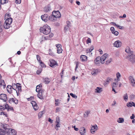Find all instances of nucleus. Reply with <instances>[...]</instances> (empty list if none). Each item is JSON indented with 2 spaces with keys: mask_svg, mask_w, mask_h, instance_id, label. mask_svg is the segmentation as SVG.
<instances>
[{
  "mask_svg": "<svg viewBox=\"0 0 135 135\" xmlns=\"http://www.w3.org/2000/svg\"><path fill=\"white\" fill-rule=\"evenodd\" d=\"M1 126L6 130V135H16V132L14 129L10 128L9 126L6 124H1Z\"/></svg>",
  "mask_w": 135,
  "mask_h": 135,
  "instance_id": "nucleus-1",
  "label": "nucleus"
},
{
  "mask_svg": "<svg viewBox=\"0 0 135 135\" xmlns=\"http://www.w3.org/2000/svg\"><path fill=\"white\" fill-rule=\"evenodd\" d=\"M40 31L42 33L44 34L48 35L49 33L51 31V28L50 27L47 25H45L43 27H41L40 29Z\"/></svg>",
  "mask_w": 135,
  "mask_h": 135,
  "instance_id": "nucleus-2",
  "label": "nucleus"
},
{
  "mask_svg": "<svg viewBox=\"0 0 135 135\" xmlns=\"http://www.w3.org/2000/svg\"><path fill=\"white\" fill-rule=\"evenodd\" d=\"M20 84L19 83H17V84H14L13 85V89L16 91V93L17 95H18L19 94H18L17 91L16 89H17L18 91V92L19 91H21V86L20 85Z\"/></svg>",
  "mask_w": 135,
  "mask_h": 135,
  "instance_id": "nucleus-3",
  "label": "nucleus"
},
{
  "mask_svg": "<svg viewBox=\"0 0 135 135\" xmlns=\"http://www.w3.org/2000/svg\"><path fill=\"white\" fill-rule=\"evenodd\" d=\"M127 58L132 64L135 62V55L132 54L131 55H128L127 57Z\"/></svg>",
  "mask_w": 135,
  "mask_h": 135,
  "instance_id": "nucleus-4",
  "label": "nucleus"
},
{
  "mask_svg": "<svg viewBox=\"0 0 135 135\" xmlns=\"http://www.w3.org/2000/svg\"><path fill=\"white\" fill-rule=\"evenodd\" d=\"M53 36V34L52 33H49V36H47L45 37L42 36L41 38V41H40V43L45 40H49Z\"/></svg>",
  "mask_w": 135,
  "mask_h": 135,
  "instance_id": "nucleus-5",
  "label": "nucleus"
},
{
  "mask_svg": "<svg viewBox=\"0 0 135 135\" xmlns=\"http://www.w3.org/2000/svg\"><path fill=\"white\" fill-rule=\"evenodd\" d=\"M50 66L51 67H54L56 65H58V64L56 62L52 59L50 60Z\"/></svg>",
  "mask_w": 135,
  "mask_h": 135,
  "instance_id": "nucleus-6",
  "label": "nucleus"
},
{
  "mask_svg": "<svg viewBox=\"0 0 135 135\" xmlns=\"http://www.w3.org/2000/svg\"><path fill=\"white\" fill-rule=\"evenodd\" d=\"M108 55L107 54H105L102 56L100 58V61L102 64L104 63V61L108 56Z\"/></svg>",
  "mask_w": 135,
  "mask_h": 135,
  "instance_id": "nucleus-7",
  "label": "nucleus"
},
{
  "mask_svg": "<svg viewBox=\"0 0 135 135\" xmlns=\"http://www.w3.org/2000/svg\"><path fill=\"white\" fill-rule=\"evenodd\" d=\"M41 18L45 22H47L49 20V16L47 14H44L41 16Z\"/></svg>",
  "mask_w": 135,
  "mask_h": 135,
  "instance_id": "nucleus-8",
  "label": "nucleus"
},
{
  "mask_svg": "<svg viewBox=\"0 0 135 135\" xmlns=\"http://www.w3.org/2000/svg\"><path fill=\"white\" fill-rule=\"evenodd\" d=\"M98 129V127L97 125L91 126V128L90 129L91 133L92 134L94 133Z\"/></svg>",
  "mask_w": 135,
  "mask_h": 135,
  "instance_id": "nucleus-9",
  "label": "nucleus"
},
{
  "mask_svg": "<svg viewBox=\"0 0 135 135\" xmlns=\"http://www.w3.org/2000/svg\"><path fill=\"white\" fill-rule=\"evenodd\" d=\"M0 99L2 100L3 101L6 102L7 100V97L6 94H1L0 95Z\"/></svg>",
  "mask_w": 135,
  "mask_h": 135,
  "instance_id": "nucleus-10",
  "label": "nucleus"
},
{
  "mask_svg": "<svg viewBox=\"0 0 135 135\" xmlns=\"http://www.w3.org/2000/svg\"><path fill=\"white\" fill-rule=\"evenodd\" d=\"M32 106L35 110H37L38 109V107L35 101H32L31 102Z\"/></svg>",
  "mask_w": 135,
  "mask_h": 135,
  "instance_id": "nucleus-11",
  "label": "nucleus"
},
{
  "mask_svg": "<svg viewBox=\"0 0 135 135\" xmlns=\"http://www.w3.org/2000/svg\"><path fill=\"white\" fill-rule=\"evenodd\" d=\"M42 85L41 84L37 85L36 87V91L37 92L42 93V90H41Z\"/></svg>",
  "mask_w": 135,
  "mask_h": 135,
  "instance_id": "nucleus-12",
  "label": "nucleus"
},
{
  "mask_svg": "<svg viewBox=\"0 0 135 135\" xmlns=\"http://www.w3.org/2000/svg\"><path fill=\"white\" fill-rule=\"evenodd\" d=\"M51 10V7L49 5L45 6L44 8V11L45 12H50Z\"/></svg>",
  "mask_w": 135,
  "mask_h": 135,
  "instance_id": "nucleus-13",
  "label": "nucleus"
},
{
  "mask_svg": "<svg viewBox=\"0 0 135 135\" xmlns=\"http://www.w3.org/2000/svg\"><path fill=\"white\" fill-rule=\"evenodd\" d=\"M100 71V70L99 69H94L91 72V74L93 75H96Z\"/></svg>",
  "mask_w": 135,
  "mask_h": 135,
  "instance_id": "nucleus-14",
  "label": "nucleus"
},
{
  "mask_svg": "<svg viewBox=\"0 0 135 135\" xmlns=\"http://www.w3.org/2000/svg\"><path fill=\"white\" fill-rule=\"evenodd\" d=\"M13 84L12 85V86L10 85H8L7 86V91L9 93H12V89H13Z\"/></svg>",
  "mask_w": 135,
  "mask_h": 135,
  "instance_id": "nucleus-15",
  "label": "nucleus"
},
{
  "mask_svg": "<svg viewBox=\"0 0 135 135\" xmlns=\"http://www.w3.org/2000/svg\"><path fill=\"white\" fill-rule=\"evenodd\" d=\"M54 12H52V15L49 16V20H50L51 21H54L56 20V18L55 16H54Z\"/></svg>",
  "mask_w": 135,
  "mask_h": 135,
  "instance_id": "nucleus-16",
  "label": "nucleus"
},
{
  "mask_svg": "<svg viewBox=\"0 0 135 135\" xmlns=\"http://www.w3.org/2000/svg\"><path fill=\"white\" fill-rule=\"evenodd\" d=\"M110 30L112 31V33L114 34L115 35L117 36L118 35L119 32L117 31H115L113 27H111L110 28Z\"/></svg>",
  "mask_w": 135,
  "mask_h": 135,
  "instance_id": "nucleus-17",
  "label": "nucleus"
},
{
  "mask_svg": "<svg viewBox=\"0 0 135 135\" xmlns=\"http://www.w3.org/2000/svg\"><path fill=\"white\" fill-rule=\"evenodd\" d=\"M56 122L57 123V124L55 127V128L57 130H58V127H59V117H57Z\"/></svg>",
  "mask_w": 135,
  "mask_h": 135,
  "instance_id": "nucleus-18",
  "label": "nucleus"
},
{
  "mask_svg": "<svg viewBox=\"0 0 135 135\" xmlns=\"http://www.w3.org/2000/svg\"><path fill=\"white\" fill-rule=\"evenodd\" d=\"M121 45V42L119 40L115 41L114 44V46L116 47H119Z\"/></svg>",
  "mask_w": 135,
  "mask_h": 135,
  "instance_id": "nucleus-19",
  "label": "nucleus"
},
{
  "mask_svg": "<svg viewBox=\"0 0 135 135\" xmlns=\"http://www.w3.org/2000/svg\"><path fill=\"white\" fill-rule=\"evenodd\" d=\"M125 51L128 54H133V52L130 49L129 47L127 46L126 49H125Z\"/></svg>",
  "mask_w": 135,
  "mask_h": 135,
  "instance_id": "nucleus-20",
  "label": "nucleus"
},
{
  "mask_svg": "<svg viewBox=\"0 0 135 135\" xmlns=\"http://www.w3.org/2000/svg\"><path fill=\"white\" fill-rule=\"evenodd\" d=\"M80 59L83 61H84L86 60L87 57L85 55H82L80 56Z\"/></svg>",
  "mask_w": 135,
  "mask_h": 135,
  "instance_id": "nucleus-21",
  "label": "nucleus"
},
{
  "mask_svg": "<svg viewBox=\"0 0 135 135\" xmlns=\"http://www.w3.org/2000/svg\"><path fill=\"white\" fill-rule=\"evenodd\" d=\"M6 130L0 128V135H6Z\"/></svg>",
  "mask_w": 135,
  "mask_h": 135,
  "instance_id": "nucleus-22",
  "label": "nucleus"
},
{
  "mask_svg": "<svg viewBox=\"0 0 135 135\" xmlns=\"http://www.w3.org/2000/svg\"><path fill=\"white\" fill-rule=\"evenodd\" d=\"M0 85L1 86L3 89H4L6 87V85L3 80H1V81Z\"/></svg>",
  "mask_w": 135,
  "mask_h": 135,
  "instance_id": "nucleus-23",
  "label": "nucleus"
},
{
  "mask_svg": "<svg viewBox=\"0 0 135 135\" xmlns=\"http://www.w3.org/2000/svg\"><path fill=\"white\" fill-rule=\"evenodd\" d=\"M52 12H54V16H55L56 18H59V16L58 15V13H59V11H54Z\"/></svg>",
  "mask_w": 135,
  "mask_h": 135,
  "instance_id": "nucleus-24",
  "label": "nucleus"
},
{
  "mask_svg": "<svg viewBox=\"0 0 135 135\" xmlns=\"http://www.w3.org/2000/svg\"><path fill=\"white\" fill-rule=\"evenodd\" d=\"M12 22V20L11 18H8L6 20L5 22L7 23L11 24Z\"/></svg>",
  "mask_w": 135,
  "mask_h": 135,
  "instance_id": "nucleus-25",
  "label": "nucleus"
},
{
  "mask_svg": "<svg viewBox=\"0 0 135 135\" xmlns=\"http://www.w3.org/2000/svg\"><path fill=\"white\" fill-rule=\"evenodd\" d=\"M10 25H11V24H9V23H6L4 22V28L5 29H8L10 27Z\"/></svg>",
  "mask_w": 135,
  "mask_h": 135,
  "instance_id": "nucleus-26",
  "label": "nucleus"
},
{
  "mask_svg": "<svg viewBox=\"0 0 135 135\" xmlns=\"http://www.w3.org/2000/svg\"><path fill=\"white\" fill-rule=\"evenodd\" d=\"M100 60V57H97L94 61L95 63L96 64L99 63Z\"/></svg>",
  "mask_w": 135,
  "mask_h": 135,
  "instance_id": "nucleus-27",
  "label": "nucleus"
},
{
  "mask_svg": "<svg viewBox=\"0 0 135 135\" xmlns=\"http://www.w3.org/2000/svg\"><path fill=\"white\" fill-rule=\"evenodd\" d=\"M97 93H100L103 91L102 89V88L97 87L96 89Z\"/></svg>",
  "mask_w": 135,
  "mask_h": 135,
  "instance_id": "nucleus-28",
  "label": "nucleus"
},
{
  "mask_svg": "<svg viewBox=\"0 0 135 135\" xmlns=\"http://www.w3.org/2000/svg\"><path fill=\"white\" fill-rule=\"evenodd\" d=\"M94 47L91 46L90 49L88 48L86 50V52L87 53L90 52L94 49Z\"/></svg>",
  "mask_w": 135,
  "mask_h": 135,
  "instance_id": "nucleus-29",
  "label": "nucleus"
},
{
  "mask_svg": "<svg viewBox=\"0 0 135 135\" xmlns=\"http://www.w3.org/2000/svg\"><path fill=\"white\" fill-rule=\"evenodd\" d=\"M118 84L115 82L113 83L112 84V88H115L118 86Z\"/></svg>",
  "mask_w": 135,
  "mask_h": 135,
  "instance_id": "nucleus-30",
  "label": "nucleus"
},
{
  "mask_svg": "<svg viewBox=\"0 0 135 135\" xmlns=\"http://www.w3.org/2000/svg\"><path fill=\"white\" fill-rule=\"evenodd\" d=\"M90 111H87L85 112V113L84 114V117H88V114L90 113Z\"/></svg>",
  "mask_w": 135,
  "mask_h": 135,
  "instance_id": "nucleus-31",
  "label": "nucleus"
},
{
  "mask_svg": "<svg viewBox=\"0 0 135 135\" xmlns=\"http://www.w3.org/2000/svg\"><path fill=\"white\" fill-rule=\"evenodd\" d=\"M121 75L119 72H118L116 74L117 80V81L120 80L119 77H120Z\"/></svg>",
  "mask_w": 135,
  "mask_h": 135,
  "instance_id": "nucleus-32",
  "label": "nucleus"
},
{
  "mask_svg": "<svg viewBox=\"0 0 135 135\" xmlns=\"http://www.w3.org/2000/svg\"><path fill=\"white\" fill-rule=\"evenodd\" d=\"M124 121V119L123 118H119L117 121L118 123H122Z\"/></svg>",
  "mask_w": 135,
  "mask_h": 135,
  "instance_id": "nucleus-33",
  "label": "nucleus"
},
{
  "mask_svg": "<svg viewBox=\"0 0 135 135\" xmlns=\"http://www.w3.org/2000/svg\"><path fill=\"white\" fill-rule=\"evenodd\" d=\"M111 79L110 78H108L106 80V81L104 83V85L105 86L106 85L108 84Z\"/></svg>",
  "mask_w": 135,
  "mask_h": 135,
  "instance_id": "nucleus-34",
  "label": "nucleus"
},
{
  "mask_svg": "<svg viewBox=\"0 0 135 135\" xmlns=\"http://www.w3.org/2000/svg\"><path fill=\"white\" fill-rule=\"evenodd\" d=\"M70 29V27L68 26H65L64 27V30L65 32L69 30Z\"/></svg>",
  "mask_w": 135,
  "mask_h": 135,
  "instance_id": "nucleus-35",
  "label": "nucleus"
},
{
  "mask_svg": "<svg viewBox=\"0 0 135 135\" xmlns=\"http://www.w3.org/2000/svg\"><path fill=\"white\" fill-rule=\"evenodd\" d=\"M123 98L125 101H127L128 100V95L127 93L124 94L123 96Z\"/></svg>",
  "mask_w": 135,
  "mask_h": 135,
  "instance_id": "nucleus-36",
  "label": "nucleus"
},
{
  "mask_svg": "<svg viewBox=\"0 0 135 135\" xmlns=\"http://www.w3.org/2000/svg\"><path fill=\"white\" fill-rule=\"evenodd\" d=\"M44 80V82L45 84H48L50 82L49 79L47 78H45Z\"/></svg>",
  "mask_w": 135,
  "mask_h": 135,
  "instance_id": "nucleus-37",
  "label": "nucleus"
},
{
  "mask_svg": "<svg viewBox=\"0 0 135 135\" xmlns=\"http://www.w3.org/2000/svg\"><path fill=\"white\" fill-rule=\"evenodd\" d=\"M41 94H40V93H38L37 95V97L39 98H40V99H43V97H42V93H41Z\"/></svg>",
  "mask_w": 135,
  "mask_h": 135,
  "instance_id": "nucleus-38",
  "label": "nucleus"
},
{
  "mask_svg": "<svg viewBox=\"0 0 135 135\" xmlns=\"http://www.w3.org/2000/svg\"><path fill=\"white\" fill-rule=\"evenodd\" d=\"M43 114V111H41V112H40L38 114V118H41L42 117V116Z\"/></svg>",
  "mask_w": 135,
  "mask_h": 135,
  "instance_id": "nucleus-39",
  "label": "nucleus"
},
{
  "mask_svg": "<svg viewBox=\"0 0 135 135\" xmlns=\"http://www.w3.org/2000/svg\"><path fill=\"white\" fill-rule=\"evenodd\" d=\"M8 0H1V3L3 4L8 2Z\"/></svg>",
  "mask_w": 135,
  "mask_h": 135,
  "instance_id": "nucleus-40",
  "label": "nucleus"
},
{
  "mask_svg": "<svg viewBox=\"0 0 135 135\" xmlns=\"http://www.w3.org/2000/svg\"><path fill=\"white\" fill-rule=\"evenodd\" d=\"M36 57L37 60L38 61V62L40 63V62L41 61V57L40 56L38 55H36Z\"/></svg>",
  "mask_w": 135,
  "mask_h": 135,
  "instance_id": "nucleus-41",
  "label": "nucleus"
},
{
  "mask_svg": "<svg viewBox=\"0 0 135 135\" xmlns=\"http://www.w3.org/2000/svg\"><path fill=\"white\" fill-rule=\"evenodd\" d=\"M112 61V59H111L110 58L106 61L105 64L107 65H108L109 63H110Z\"/></svg>",
  "mask_w": 135,
  "mask_h": 135,
  "instance_id": "nucleus-42",
  "label": "nucleus"
},
{
  "mask_svg": "<svg viewBox=\"0 0 135 135\" xmlns=\"http://www.w3.org/2000/svg\"><path fill=\"white\" fill-rule=\"evenodd\" d=\"M70 95L71 96L75 98H77V96L75 94H74L72 93H70Z\"/></svg>",
  "mask_w": 135,
  "mask_h": 135,
  "instance_id": "nucleus-43",
  "label": "nucleus"
},
{
  "mask_svg": "<svg viewBox=\"0 0 135 135\" xmlns=\"http://www.w3.org/2000/svg\"><path fill=\"white\" fill-rule=\"evenodd\" d=\"M130 98L131 99H132L135 98V95L133 94H132L130 96Z\"/></svg>",
  "mask_w": 135,
  "mask_h": 135,
  "instance_id": "nucleus-44",
  "label": "nucleus"
},
{
  "mask_svg": "<svg viewBox=\"0 0 135 135\" xmlns=\"http://www.w3.org/2000/svg\"><path fill=\"white\" fill-rule=\"evenodd\" d=\"M131 81L132 83L133 84L132 85V86H134L135 85V80L134 79L132 80Z\"/></svg>",
  "mask_w": 135,
  "mask_h": 135,
  "instance_id": "nucleus-45",
  "label": "nucleus"
},
{
  "mask_svg": "<svg viewBox=\"0 0 135 135\" xmlns=\"http://www.w3.org/2000/svg\"><path fill=\"white\" fill-rule=\"evenodd\" d=\"M40 63L42 67L44 68L46 67L45 65L42 61L40 62Z\"/></svg>",
  "mask_w": 135,
  "mask_h": 135,
  "instance_id": "nucleus-46",
  "label": "nucleus"
},
{
  "mask_svg": "<svg viewBox=\"0 0 135 135\" xmlns=\"http://www.w3.org/2000/svg\"><path fill=\"white\" fill-rule=\"evenodd\" d=\"M66 23L67 25H66V26H68L69 27H71L70 22L69 21H66Z\"/></svg>",
  "mask_w": 135,
  "mask_h": 135,
  "instance_id": "nucleus-47",
  "label": "nucleus"
},
{
  "mask_svg": "<svg viewBox=\"0 0 135 135\" xmlns=\"http://www.w3.org/2000/svg\"><path fill=\"white\" fill-rule=\"evenodd\" d=\"M14 99L13 98L10 99L9 100V103H12V102H14Z\"/></svg>",
  "mask_w": 135,
  "mask_h": 135,
  "instance_id": "nucleus-48",
  "label": "nucleus"
},
{
  "mask_svg": "<svg viewBox=\"0 0 135 135\" xmlns=\"http://www.w3.org/2000/svg\"><path fill=\"white\" fill-rule=\"evenodd\" d=\"M86 43L88 44L89 43H91V41L90 39V38H88L86 40Z\"/></svg>",
  "mask_w": 135,
  "mask_h": 135,
  "instance_id": "nucleus-49",
  "label": "nucleus"
},
{
  "mask_svg": "<svg viewBox=\"0 0 135 135\" xmlns=\"http://www.w3.org/2000/svg\"><path fill=\"white\" fill-rule=\"evenodd\" d=\"M132 103H131V102H129V103H127V106L128 107H132Z\"/></svg>",
  "mask_w": 135,
  "mask_h": 135,
  "instance_id": "nucleus-50",
  "label": "nucleus"
},
{
  "mask_svg": "<svg viewBox=\"0 0 135 135\" xmlns=\"http://www.w3.org/2000/svg\"><path fill=\"white\" fill-rule=\"evenodd\" d=\"M59 100L58 99H57L55 100L56 103H55V104H56V105H58L59 103Z\"/></svg>",
  "mask_w": 135,
  "mask_h": 135,
  "instance_id": "nucleus-51",
  "label": "nucleus"
},
{
  "mask_svg": "<svg viewBox=\"0 0 135 135\" xmlns=\"http://www.w3.org/2000/svg\"><path fill=\"white\" fill-rule=\"evenodd\" d=\"M4 110V107L2 106H0V111H2Z\"/></svg>",
  "mask_w": 135,
  "mask_h": 135,
  "instance_id": "nucleus-52",
  "label": "nucleus"
},
{
  "mask_svg": "<svg viewBox=\"0 0 135 135\" xmlns=\"http://www.w3.org/2000/svg\"><path fill=\"white\" fill-rule=\"evenodd\" d=\"M59 45V44H56V46L57 47V53H58V54H59V49L58 48L59 47V46H58Z\"/></svg>",
  "mask_w": 135,
  "mask_h": 135,
  "instance_id": "nucleus-53",
  "label": "nucleus"
},
{
  "mask_svg": "<svg viewBox=\"0 0 135 135\" xmlns=\"http://www.w3.org/2000/svg\"><path fill=\"white\" fill-rule=\"evenodd\" d=\"M79 132L81 135H84V133L82 130H80Z\"/></svg>",
  "mask_w": 135,
  "mask_h": 135,
  "instance_id": "nucleus-54",
  "label": "nucleus"
},
{
  "mask_svg": "<svg viewBox=\"0 0 135 135\" xmlns=\"http://www.w3.org/2000/svg\"><path fill=\"white\" fill-rule=\"evenodd\" d=\"M16 104H17L18 103V100L16 99H14V102Z\"/></svg>",
  "mask_w": 135,
  "mask_h": 135,
  "instance_id": "nucleus-55",
  "label": "nucleus"
},
{
  "mask_svg": "<svg viewBox=\"0 0 135 135\" xmlns=\"http://www.w3.org/2000/svg\"><path fill=\"white\" fill-rule=\"evenodd\" d=\"M21 0H16V3L20 4L21 3Z\"/></svg>",
  "mask_w": 135,
  "mask_h": 135,
  "instance_id": "nucleus-56",
  "label": "nucleus"
},
{
  "mask_svg": "<svg viewBox=\"0 0 135 135\" xmlns=\"http://www.w3.org/2000/svg\"><path fill=\"white\" fill-rule=\"evenodd\" d=\"M129 80L131 81L134 79L133 78L132 76H130L129 78Z\"/></svg>",
  "mask_w": 135,
  "mask_h": 135,
  "instance_id": "nucleus-57",
  "label": "nucleus"
},
{
  "mask_svg": "<svg viewBox=\"0 0 135 135\" xmlns=\"http://www.w3.org/2000/svg\"><path fill=\"white\" fill-rule=\"evenodd\" d=\"M81 130H82L84 132V133L86 132L85 129L84 127H83L82 128H81Z\"/></svg>",
  "mask_w": 135,
  "mask_h": 135,
  "instance_id": "nucleus-58",
  "label": "nucleus"
},
{
  "mask_svg": "<svg viewBox=\"0 0 135 135\" xmlns=\"http://www.w3.org/2000/svg\"><path fill=\"white\" fill-rule=\"evenodd\" d=\"M5 115L6 117H7V115L6 114H5L4 113V112H1V113H0V115Z\"/></svg>",
  "mask_w": 135,
  "mask_h": 135,
  "instance_id": "nucleus-59",
  "label": "nucleus"
},
{
  "mask_svg": "<svg viewBox=\"0 0 135 135\" xmlns=\"http://www.w3.org/2000/svg\"><path fill=\"white\" fill-rule=\"evenodd\" d=\"M8 108V104H6L5 106V107H4V109H9V108Z\"/></svg>",
  "mask_w": 135,
  "mask_h": 135,
  "instance_id": "nucleus-60",
  "label": "nucleus"
},
{
  "mask_svg": "<svg viewBox=\"0 0 135 135\" xmlns=\"http://www.w3.org/2000/svg\"><path fill=\"white\" fill-rule=\"evenodd\" d=\"M135 116L134 115V114H132V116H131L130 117V118L131 119H133L134 118Z\"/></svg>",
  "mask_w": 135,
  "mask_h": 135,
  "instance_id": "nucleus-61",
  "label": "nucleus"
},
{
  "mask_svg": "<svg viewBox=\"0 0 135 135\" xmlns=\"http://www.w3.org/2000/svg\"><path fill=\"white\" fill-rule=\"evenodd\" d=\"M79 66V63L78 62H77L76 63V66L75 68V70H76V69L78 68Z\"/></svg>",
  "mask_w": 135,
  "mask_h": 135,
  "instance_id": "nucleus-62",
  "label": "nucleus"
},
{
  "mask_svg": "<svg viewBox=\"0 0 135 135\" xmlns=\"http://www.w3.org/2000/svg\"><path fill=\"white\" fill-rule=\"evenodd\" d=\"M111 24L113 25L116 26L117 25L114 22H111L110 23Z\"/></svg>",
  "mask_w": 135,
  "mask_h": 135,
  "instance_id": "nucleus-63",
  "label": "nucleus"
},
{
  "mask_svg": "<svg viewBox=\"0 0 135 135\" xmlns=\"http://www.w3.org/2000/svg\"><path fill=\"white\" fill-rule=\"evenodd\" d=\"M116 27H117L118 28L120 29H122V26L118 25H117Z\"/></svg>",
  "mask_w": 135,
  "mask_h": 135,
  "instance_id": "nucleus-64",
  "label": "nucleus"
}]
</instances>
